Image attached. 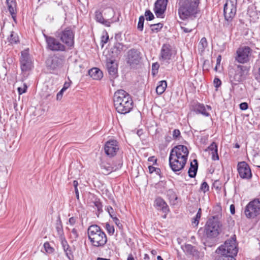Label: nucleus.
<instances>
[{
    "instance_id": "obj_31",
    "label": "nucleus",
    "mask_w": 260,
    "mask_h": 260,
    "mask_svg": "<svg viewBox=\"0 0 260 260\" xmlns=\"http://www.w3.org/2000/svg\"><path fill=\"white\" fill-rule=\"evenodd\" d=\"M167 83L165 80L159 81L156 88V92L157 94L160 95L164 93L167 88Z\"/></svg>"
},
{
    "instance_id": "obj_6",
    "label": "nucleus",
    "mask_w": 260,
    "mask_h": 260,
    "mask_svg": "<svg viewBox=\"0 0 260 260\" xmlns=\"http://www.w3.org/2000/svg\"><path fill=\"white\" fill-rule=\"evenodd\" d=\"M216 252L218 254H225L229 256L234 257L238 252L236 239L232 237L226 240L223 245H222L216 250Z\"/></svg>"
},
{
    "instance_id": "obj_11",
    "label": "nucleus",
    "mask_w": 260,
    "mask_h": 260,
    "mask_svg": "<svg viewBox=\"0 0 260 260\" xmlns=\"http://www.w3.org/2000/svg\"><path fill=\"white\" fill-rule=\"evenodd\" d=\"M64 62V57L62 55H54L48 57L46 60L47 67L50 69L55 70L61 68Z\"/></svg>"
},
{
    "instance_id": "obj_23",
    "label": "nucleus",
    "mask_w": 260,
    "mask_h": 260,
    "mask_svg": "<svg viewBox=\"0 0 260 260\" xmlns=\"http://www.w3.org/2000/svg\"><path fill=\"white\" fill-rule=\"evenodd\" d=\"M154 206L158 210H162L165 213H167L169 211L167 204L164 200L160 198L156 199L154 202Z\"/></svg>"
},
{
    "instance_id": "obj_63",
    "label": "nucleus",
    "mask_w": 260,
    "mask_h": 260,
    "mask_svg": "<svg viewBox=\"0 0 260 260\" xmlns=\"http://www.w3.org/2000/svg\"><path fill=\"white\" fill-rule=\"evenodd\" d=\"M127 260H135L132 254H129L127 257Z\"/></svg>"
},
{
    "instance_id": "obj_36",
    "label": "nucleus",
    "mask_w": 260,
    "mask_h": 260,
    "mask_svg": "<svg viewBox=\"0 0 260 260\" xmlns=\"http://www.w3.org/2000/svg\"><path fill=\"white\" fill-rule=\"evenodd\" d=\"M63 250L66 252V255L68 257L69 259H72L73 257V256L71 252V250L70 249V246L69 245H66L64 246Z\"/></svg>"
},
{
    "instance_id": "obj_45",
    "label": "nucleus",
    "mask_w": 260,
    "mask_h": 260,
    "mask_svg": "<svg viewBox=\"0 0 260 260\" xmlns=\"http://www.w3.org/2000/svg\"><path fill=\"white\" fill-rule=\"evenodd\" d=\"M27 86L25 84H24L23 87H19L17 88L18 93L19 94H22L26 92L27 89Z\"/></svg>"
},
{
    "instance_id": "obj_13",
    "label": "nucleus",
    "mask_w": 260,
    "mask_h": 260,
    "mask_svg": "<svg viewBox=\"0 0 260 260\" xmlns=\"http://www.w3.org/2000/svg\"><path fill=\"white\" fill-rule=\"evenodd\" d=\"M243 66L238 65L235 68H231L229 70V75L230 81L233 84H236L237 82L241 81L243 73Z\"/></svg>"
},
{
    "instance_id": "obj_53",
    "label": "nucleus",
    "mask_w": 260,
    "mask_h": 260,
    "mask_svg": "<svg viewBox=\"0 0 260 260\" xmlns=\"http://www.w3.org/2000/svg\"><path fill=\"white\" fill-rule=\"evenodd\" d=\"M71 81L66 82L63 85V88L61 89L63 91L66 90L71 85Z\"/></svg>"
},
{
    "instance_id": "obj_39",
    "label": "nucleus",
    "mask_w": 260,
    "mask_h": 260,
    "mask_svg": "<svg viewBox=\"0 0 260 260\" xmlns=\"http://www.w3.org/2000/svg\"><path fill=\"white\" fill-rule=\"evenodd\" d=\"M144 19V17L143 16H141L139 19L138 29L141 31H142L143 29Z\"/></svg>"
},
{
    "instance_id": "obj_40",
    "label": "nucleus",
    "mask_w": 260,
    "mask_h": 260,
    "mask_svg": "<svg viewBox=\"0 0 260 260\" xmlns=\"http://www.w3.org/2000/svg\"><path fill=\"white\" fill-rule=\"evenodd\" d=\"M106 210L108 212L110 216L112 218L116 216V214L115 211H114V209L112 208V207L108 206L106 207Z\"/></svg>"
},
{
    "instance_id": "obj_46",
    "label": "nucleus",
    "mask_w": 260,
    "mask_h": 260,
    "mask_svg": "<svg viewBox=\"0 0 260 260\" xmlns=\"http://www.w3.org/2000/svg\"><path fill=\"white\" fill-rule=\"evenodd\" d=\"M94 206L97 208L98 211L99 213L102 212V205L101 202L99 201H95L94 202Z\"/></svg>"
},
{
    "instance_id": "obj_9",
    "label": "nucleus",
    "mask_w": 260,
    "mask_h": 260,
    "mask_svg": "<svg viewBox=\"0 0 260 260\" xmlns=\"http://www.w3.org/2000/svg\"><path fill=\"white\" fill-rule=\"evenodd\" d=\"M247 218H253L260 215V200L254 199L248 203L245 209Z\"/></svg>"
},
{
    "instance_id": "obj_10",
    "label": "nucleus",
    "mask_w": 260,
    "mask_h": 260,
    "mask_svg": "<svg viewBox=\"0 0 260 260\" xmlns=\"http://www.w3.org/2000/svg\"><path fill=\"white\" fill-rule=\"evenodd\" d=\"M56 36L67 46L69 47L73 46L74 34L71 29L68 28L62 31H58L56 32Z\"/></svg>"
},
{
    "instance_id": "obj_61",
    "label": "nucleus",
    "mask_w": 260,
    "mask_h": 260,
    "mask_svg": "<svg viewBox=\"0 0 260 260\" xmlns=\"http://www.w3.org/2000/svg\"><path fill=\"white\" fill-rule=\"evenodd\" d=\"M78 185V181L76 180H74L73 182V185L75 187V189L77 188Z\"/></svg>"
},
{
    "instance_id": "obj_64",
    "label": "nucleus",
    "mask_w": 260,
    "mask_h": 260,
    "mask_svg": "<svg viewBox=\"0 0 260 260\" xmlns=\"http://www.w3.org/2000/svg\"><path fill=\"white\" fill-rule=\"evenodd\" d=\"M96 260H110V259H108V258L98 257Z\"/></svg>"
},
{
    "instance_id": "obj_12",
    "label": "nucleus",
    "mask_w": 260,
    "mask_h": 260,
    "mask_svg": "<svg viewBox=\"0 0 260 260\" xmlns=\"http://www.w3.org/2000/svg\"><path fill=\"white\" fill-rule=\"evenodd\" d=\"M251 49L247 46L242 47L237 50L236 60L241 63H245L249 61L251 54Z\"/></svg>"
},
{
    "instance_id": "obj_58",
    "label": "nucleus",
    "mask_w": 260,
    "mask_h": 260,
    "mask_svg": "<svg viewBox=\"0 0 260 260\" xmlns=\"http://www.w3.org/2000/svg\"><path fill=\"white\" fill-rule=\"evenodd\" d=\"M230 212L232 214H234L235 213V206L233 204L230 206Z\"/></svg>"
},
{
    "instance_id": "obj_38",
    "label": "nucleus",
    "mask_w": 260,
    "mask_h": 260,
    "mask_svg": "<svg viewBox=\"0 0 260 260\" xmlns=\"http://www.w3.org/2000/svg\"><path fill=\"white\" fill-rule=\"evenodd\" d=\"M44 247L46 252L48 253H52L54 251L53 248L52 247L48 242H45L44 244Z\"/></svg>"
},
{
    "instance_id": "obj_19",
    "label": "nucleus",
    "mask_w": 260,
    "mask_h": 260,
    "mask_svg": "<svg viewBox=\"0 0 260 260\" xmlns=\"http://www.w3.org/2000/svg\"><path fill=\"white\" fill-rule=\"evenodd\" d=\"M174 51L169 44H164L161 49V58L164 60L168 61L171 59Z\"/></svg>"
},
{
    "instance_id": "obj_59",
    "label": "nucleus",
    "mask_w": 260,
    "mask_h": 260,
    "mask_svg": "<svg viewBox=\"0 0 260 260\" xmlns=\"http://www.w3.org/2000/svg\"><path fill=\"white\" fill-rule=\"evenodd\" d=\"M148 169H149V171L150 173H152L156 170V168H155L153 166H149L148 167Z\"/></svg>"
},
{
    "instance_id": "obj_60",
    "label": "nucleus",
    "mask_w": 260,
    "mask_h": 260,
    "mask_svg": "<svg viewBox=\"0 0 260 260\" xmlns=\"http://www.w3.org/2000/svg\"><path fill=\"white\" fill-rule=\"evenodd\" d=\"M149 161H154V163L156 162V159H155L154 156L150 157L148 158Z\"/></svg>"
},
{
    "instance_id": "obj_2",
    "label": "nucleus",
    "mask_w": 260,
    "mask_h": 260,
    "mask_svg": "<svg viewBox=\"0 0 260 260\" xmlns=\"http://www.w3.org/2000/svg\"><path fill=\"white\" fill-rule=\"evenodd\" d=\"M200 0H178V11L179 17L182 20L196 18L199 13Z\"/></svg>"
},
{
    "instance_id": "obj_37",
    "label": "nucleus",
    "mask_w": 260,
    "mask_h": 260,
    "mask_svg": "<svg viewBox=\"0 0 260 260\" xmlns=\"http://www.w3.org/2000/svg\"><path fill=\"white\" fill-rule=\"evenodd\" d=\"M9 42L10 43H16L18 41V37L16 35L14 34L13 32H12L10 37L8 38Z\"/></svg>"
},
{
    "instance_id": "obj_51",
    "label": "nucleus",
    "mask_w": 260,
    "mask_h": 260,
    "mask_svg": "<svg viewBox=\"0 0 260 260\" xmlns=\"http://www.w3.org/2000/svg\"><path fill=\"white\" fill-rule=\"evenodd\" d=\"M72 238L74 239H76L78 237V234L77 230L75 229H72L71 231Z\"/></svg>"
},
{
    "instance_id": "obj_62",
    "label": "nucleus",
    "mask_w": 260,
    "mask_h": 260,
    "mask_svg": "<svg viewBox=\"0 0 260 260\" xmlns=\"http://www.w3.org/2000/svg\"><path fill=\"white\" fill-rule=\"evenodd\" d=\"M75 193H76V196L77 198L78 199H79V192H78V188H75Z\"/></svg>"
},
{
    "instance_id": "obj_49",
    "label": "nucleus",
    "mask_w": 260,
    "mask_h": 260,
    "mask_svg": "<svg viewBox=\"0 0 260 260\" xmlns=\"http://www.w3.org/2000/svg\"><path fill=\"white\" fill-rule=\"evenodd\" d=\"M180 135V132L179 130H178L177 129H175L173 131V137L174 139L178 138Z\"/></svg>"
},
{
    "instance_id": "obj_29",
    "label": "nucleus",
    "mask_w": 260,
    "mask_h": 260,
    "mask_svg": "<svg viewBox=\"0 0 260 260\" xmlns=\"http://www.w3.org/2000/svg\"><path fill=\"white\" fill-rule=\"evenodd\" d=\"M124 46L120 43H116L114 46L111 48V51L113 57L117 56L123 50Z\"/></svg>"
},
{
    "instance_id": "obj_3",
    "label": "nucleus",
    "mask_w": 260,
    "mask_h": 260,
    "mask_svg": "<svg viewBox=\"0 0 260 260\" xmlns=\"http://www.w3.org/2000/svg\"><path fill=\"white\" fill-rule=\"evenodd\" d=\"M114 107L116 111L120 114L128 113L133 108V100L125 91L118 90L113 96Z\"/></svg>"
},
{
    "instance_id": "obj_34",
    "label": "nucleus",
    "mask_w": 260,
    "mask_h": 260,
    "mask_svg": "<svg viewBox=\"0 0 260 260\" xmlns=\"http://www.w3.org/2000/svg\"><path fill=\"white\" fill-rule=\"evenodd\" d=\"M215 260H236L233 256H229L225 254H218Z\"/></svg>"
},
{
    "instance_id": "obj_33",
    "label": "nucleus",
    "mask_w": 260,
    "mask_h": 260,
    "mask_svg": "<svg viewBox=\"0 0 260 260\" xmlns=\"http://www.w3.org/2000/svg\"><path fill=\"white\" fill-rule=\"evenodd\" d=\"M122 166V164L119 162L117 165L112 166H108L107 167H105L104 168L109 172H112L113 171H116L119 169L121 168Z\"/></svg>"
},
{
    "instance_id": "obj_32",
    "label": "nucleus",
    "mask_w": 260,
    "mask_h": 260,
    "mask_svg": "<svg viewBox=\"0 0 260 260\" xmlns=\"http://www.w3.org/2000/svg\"><path fill=\"white\" fill-rule=\"evenodd\" d=\"M207 46L208 43L206 39L204 37L202 38L198 45L199 50L201 52L204 51Z\"/></svg>"
},
{
    "instance_id": "obj_50",
    "label": "nucleus",
    "mask_w": 260,
    "mask_h": 260,
    "mask_svg": "<svg viewBox=\"0 0 260 260\" xmlns=\"http://www.w3.org/2000/svg\"><path fill=\"white\" fill-rule=\"evenodd\" d=\"M213 83H214V84L216 88L219 87L220 86L221 84V81L219 79H218L217 78H215L214 79Z\"/></svg>"
},
{
    "instance_id": "obj_4",
    "label": "nucleus",
    "mask_w": 260,
    "mask_h": 260,
    "mask_svg": "<svg viewBox=\"0 0 260 260\" xmlns=\"http://www.w3.org/2000/svg\"><path fill=\"white\" fill-rule=\"evenodd\" d=\"M87 232L89 239L93 246L103 247L107 243L106 235L99 226L91 225L88 228Z\"/></svg>"
},
{
    "instance_id": "obj_54",
    "label": "nucleus",
    "mask_w": 260,
    "mask_h": 260,
    "mask_svg": "<svg viewBox=\"0 0 260 260\" xmlns=\"http://www.w3.org/2000/svg\"><path fill=\"white\" fill-rule=\"evenodd\" d=\"M64 91L61 89L60 91L57 94L56 99L57 100H60L62 97L63 93Z\"/></svg>"
},
{
    "instance_id": "obj_22",
    "label": "nucleus",
    "mask_w": 260,
    "mask_h": 260,
    "mask_svg": "<svg viewBox=\"0 0 260 260\" xmlns=\"http://www.w3.org/2000/svg\"><path fill=\"white\" fill-rule=\"evenodd\" d=\"M194 18H190L191 21H188L187 23H185L184 26H181V29L185 33L191 32L192 30L194 29L197 26V23L193 19Z\"/></svg>"
},
{
    "instance_id": "obj_56",
    "label": "nucleus",
    "mask_w": 260,
    "mask_h": 260,
    "mask_svg": "<svg viewBox=\"0 0 260 260\" xmlns=\"http://www.w3.org/2000/svg\"><path fill=\"white\" fill-rule=\"evenodd\" d=\"M76 221V219L75 217H72L69 220V223L70 225H73Z\"/></svg>"
},
{
    "instance_id": "obj_26",
    "label": "nucleus",
    "mask_w": 260,
    "mask_h": 260,
    "mask_svg": "<svg viewBox=\"0 0 260 260\" xmlns=\"http://www.w3.org/2000/svg\"><path fill=\"white\" fill-rule=\"evenodd\" d=\"M7 4L8 10L12 15V18L15 20L16 15V3L14 0H7Z\"/></svg>"
},
{
    "instance_id": "obj_55",
    "label": "nucleus",
    "mask_w": 260,
    "mask_h": 260,
    "mask_svg": "<svg viewBox=\"0 0 260 260\" xmlns=\"http://www.w3.org/2000/svg\"><path fill=\"white\" fill-rule=\"evenodd\" d=\"M221 60V55H218L216 59V66L215 68V70L216 71L217 70V66L220 65V61Z\"/></svg>"
},
{
    "instance_id": "obj_57",
    "label": "nucleus",
    "mask_w": 260,
    "mask_h": 260,
    "mask_svg": "<svg viewBox=\"0 0 260 260\" xmlns=\"http://www.w3.org/2000/svg\"><path fill=\"white\" fill-rule=\"evenodd\" d=\"M106 12H107L108 13L110 14V16L109 17L112 18L113 17V14H114V11H113V9H112L111 8H108L106 10Z\"/></svg>"
},
{
    "instance_id": "obj_14",
    "label": "nucleus",
    "mask_w": 260,
    "mask_h": 260,
    "mask_svg": "<svg viewBox=\"0 0 260 260\" xmlns=\"http://www.w3.org/2000/svg\"><path fill=\"white\" fill-rule=\"evenodd\" d=\"M20 62L21 69L23 72L29 71L32 69V63L27 50H25L21 52Z\"/></svg>"
},
{
    "instance_id": "obj_48",
    "label": "nucleus",
    "mask_w": 260,
    "mask_h": 260,
    "mask_svg": "<svg viewBox=\"0 0 260 260\" xmlns=\"http://www.w3.org/2000/svg\"><path fill=\"white\" fill-rule=\"evenodd\" d=\"M114 222L117 225V226L119 228L121 229L122 228V225L120 223V220L117 218L116 216L112 218Z\"/></svg>"
},
{
    "instance_id": "obj_28",
    "label": "nucleus",
    "mask_w": 260,
    "mask_h": 260,
    "mask_svg": "<svg viewBox=\"0 0 260 260\" xmlns=\"http://www.w3.org/2000/svg\"><path fill=\"white\" fill-rule=\"evenodd\" d=\"M89 75L94 80H100L103 77L102 72L96 68L90 70L89 71Z\"/></svg>"
},
{
    "instance_id": "obj_41",
    "label": "nucleus",
    "mask_w": 260,
    "mask_h": 260,
    "mask_svg": "<svg viewBox=\"0 0 260 260\" xmlns=\"http://www.w3.org/2000/svg\"><path fill=\"white\" fill-rule=\"evenodd\" d=\"M106 228L108 233L110 235H113L114 233L115 230L113 225H110L109 223L106 224Z\"/></svg>"
},
{
    "instance_id": "obj_27",
    "label": "nucleus",
    "mask_w": 260,
    "mask_h": 260,
    "mask_svg": "<svg viewBox=\"0 0 260 260\" xmlns=\"http://www.w3.org/2000/svg\"><path fill=\"white\" fill-rule=\"evenodd\" d=\"M198 164L197 160L194 159L193 162H191L190 168L188 171V175L191 178L196 176L198 170Z\"/></svg>"
},
{
    "instance_id": "obj_7",
    "label": "nucleus",
    "mask_w": 260,
    "mask_h": 260,
    "mask_svg": "<svg viewBox=\"0 0 260 260\" xmlns=\"http://www.w3.org/2000/svg\"><path fill=\"white\" fill-rule=\"evenodd\" d=\"M237 5V0H227L224 4L223 13L228 26L236 14Z\"/></svg>"
},
{
    "instance_id": "obj_35",
    "label": "nucleus",
    "mask_w": 260,
    "mask_h": 260,
    "mask_svg": "<svg viewBox=\"0 0 260 260\" xmlns=\"http://www.w3.org/2000/svg\"><path fill=\"white\" fill-rule=\"evenodd\" d=\"M163 26V24L161 23H158L156 24H153L150 25V27L152 31H158Z\"/></svg>"
},
{
    "instance_id": "obj_5",
    "label": "nucleus",
    "mask_w": 260,
    "mask_h": 260,
    "mask_svg": "<svg viewBox=\"0 0 260 260\" xmlns=\"http://www.w3.org/2000/svg\"><path fill=\"white\" fill-rule=\"evenodd\" d=\"M221 224L216 216L209 218L205 225L204 233L207 237L212 238L217 237L221 231Z\"/></svg>"
},
{
    "instance_id": "obj_43",
    "label": "nucleus",
    "mask_w": 260,
    "mask_h": 260,
    "mask_svg": "<svg viewBox=\"0 0 260 260\" xmlns=\"http://www.w3.org/2000/svg\"><path fill=\"white\" fill-rule=\"evenodd\" d=\"M145 16L147 20H151L154 18V15L150 10L146 11Z\"/></svg>"
},
{
    "instance_id": "obj_47",
    "label": "nucleus",
    "mask_w": 260,
    "mask_h": 260,
    "mask_svg": "<svg viewBox=\"0 0 260 260\" xmlns=\"http://www.w3.org/2000/svg\"><path fill=\"white\" fill-rule=\"evenodd\" d=\"M109 39V37L106 33V36H102L101 37V43H102V47H103L104 46V45L106 44L108 40Z\"/></svg>"
},
{
    "instance_id": "obj_25",
    "label": "nucleus",
    "mask_w": 260,
    "mask_h": 260,
    "mask_svg": "<svg viewBox=\"0 0 260 260\" xmlns=\"http://www.w3.org/2000/svg\"><path fill=\"white\" fill-rule=\"evenodd\" d=\"M211 110V108L209 106L206 107L203 104H198L196 106L195 111L202 115L208 116L209 115V111Z\"/></svg>"
},
{
    "instance_id": "obj_52",
    "label": "nucleus",
    "mask_w": 260,
    "mask_h": 260,
    "mask_svg": "<svg viewBox=\"0 0 260 260\" xmlns=\"http://www.w3.org/2000/svg\"><path fill=\"white\" fill-rule=\"evenodd\" d=\"M240 108L242 110H245L248 108V104L246 103H242L240 104Z\"/></svg>"
},
{
    "instance_id": "obj_24",
    "label": "nucleus",
    "mask_w": 260,
    "mask_h": 260,
    "mask_svg": "<svg viewBox=\"0 0 260 260\" xmlns=\"http://www.w3.org/2000/svg\"><path fill=\"white\" fill-rule=\"evenodd\" d=\"M206 151L212 155V159L214 160L219 159V156L217 153V145L215 142L212 144L206 149Z\"/></svg>"
},
{
    "instance_id": "obj_17",
    "label": "nucleus",
    "mask_w": 260,
    "mask_h": 260,
    "mask_svg": "<svg viewBox=\"0 0 260 260\" xmlns=\"http://www.w3.org/2000/svg\"><path fill=\"white\" fill-rule=\"evenodd\" d=\"M238 171L239 176L243 179H249L251 177L252 174L249 166L245 161L239 162Z\"/></svg>"
},
{
    "instance_id": "obj_18",
    "label": "nucleus",
    "mask_w": 260,
    "mask_h": 260,
    "mask_svg": "<svg viewBox=\"0 0 260 260\" xmlns=\"http://www.w3.org/2000/svg\"><path fill=\"white\" fill-rule=\"evenodd\" d=\"M168 0H157L155 3L154 12L158 17H161L166 10Z\"/></svg>"
},
{
    "instance_id": "obj_16",
    "label": "nucleus",
    "mask_w": 260,
    "mask_h": 260,
    "mask_svg": "<svg viewBox=\"0 0 260 260\" xmlns=\"http://www.w3.org/2000/svg\"><path fill=\"white\" fill-rule=\"evenodd\" d=\"M44 36L46 39L48 48L52 51H64L66 50L65 46L56 40L55 38L48 37L44 34Z\"/></svg>"
},
{
    "instance_id": "obj_8",
    "label": "nucleus",
    "mask_w": 260,
    "mask_h": 260,
    "mask_svg": "<svg viewBox=\"0 0 260 260\" xmlns=\"http://www.w3.org/2000/svg\"><path fill=\"white\" fill-rule=\"evenodd\" d=\"M126 59L131 69H136L141 61V53L137 49H132L127 52Z\"/></svg>"
},
{
    "instance_id": "obj_1",
    "label": "nucleus",
    "mask_w": 260,
    "mask_h": 260,
    "mask_svg": "<svg viewBox=\"0 0 260 260\" xmlns=\"http://www.w3.org/2000/svg\"><path fill=\"white\" fill-rule=\"evenodd\" d=\"M188 154V150L184 145H179L171 149L169 161V166L173 172L181 171L184 168Z\"/></svg>"
},
{
    "instance_id": "obj_42",
    "label": "nucleus",
    "mask_w": 260,
    "mask_h": 260,
    "mask_svg": "<svg viewBox=\"0 0 260 260\" xmlns=\"http://www.w3.org/2000/svg\"><path fill=\"white\" fill-rule=\"evenodd\" d=\"M201 218V216L200 215V213H197L196 216L192 219V224L194 226H197L199 222V220Z\"/></svg>"
},
{
    "instance_id": "obj_20",
    "label": "nucleus",
    "mask_w": 260,
    "mask_h": 260,
    "mask_svg": "<svg viewBox=\"0 0 260 260\" xmlns=\"http://www.w3.org/2000/svg\"><path fill=\"white\" fill-rule=\"evenodd\" d=\"M106 66L109 75L113 78L116 77L117 74V65L115 60L111 59H108Z\"/></svg>"
},
{
    "instance_id": "obj_44",
    "label": "nucleus",
    "mask_w": 260,
    "mask_h": 260,
    "mask_svg": "<svg viewBox=\"0 0 260 260\" xmlns=\"http://www.w3.org/2000/svg\"><path fill=\"white\" fill-rule=\"evenodd\" d=\"M209 185L206 182H204L200 187V190L203 191L204 192H206L209 190Z\"/></svg>"
},
{
    "instance_id": "obj_21",
    "label": "nucleus",
    "mask_w": 260,
    "mask_h": 260,
    "mask_svg": "<svg viewBox=\"0 0 260 260\" xmlns=\"http://www.w3.org/2000/svg\"><path fill=\"white\" fill-rule=\"evenodd\" d=\"M182 249L186 254L191 255L197 257L199 256L198 250L195 247L190 244H185L184 246H182Z\"/></svg>"
},
{
    "instance_id": "obj_15",
    "label": "nucleus",
    "mask_w": 260,
    "mask_h": 260,
    "mask_svg": "<svg viewBox=\"0 0 260 260\" xmlns=\"http://www.w3.org/2000/svg\"><path fill=\"white\" fill-rule=\"evenodd\" d=\"M119 148V145L117 141L110 140L106 143L104 150L106 155L111 157L116 154Z\"/></svg>"
},
{
    "instance_id": "obj_30",
    "label": "nucleus",
    "mask_w": 260,
    "mask_h": 260,
    "mask_svg": "<svg viewBox=\"0 0 260 260\" xmlns=\"http://www.w3.org/2000/svg\"><path fill=\"white\" fill-rule=\"evenodd\" d=\"M95 20L98 22L105 25V26H109L110 25V23L108 20L109 18L107 20H105L101 12L99 11H96L95 12Z\"/></svg>"
}]
</instances>
